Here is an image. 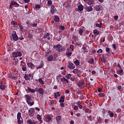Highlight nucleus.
Masks as SVG:
<instances>
[{
    "label": "nucleus",
    "mask_w": 124,
    "mask_h": 124,
    "mask_svg": "<svg viewBox=\"0 0 124 124\" xmlns=\"http://www.w3.org/2000/svg\"><path fill=\"white\" fill-rule=\"evenodd\" d=\"M24 96L26 99V102L28 104H30V106H32V105H34V101L31 102V101L32 99L30 95L26 94Z\"/></svg>",
    "instance_id": "obj_1"
},
{
    "label": "nucleus",
    "mask_w": 124,
    "mask_h": 124,
    "mask_svg": "<svg viewBox=\"0 0 124 124\" xmlns=\"http://www.w3.org/2000/svg\"><path fill=\"white\" fill-rule=\"evenodd\" d=\"M13 58H18V57H22V52L21 51L14 52L12 55Z\"/></svg>",
    "instance_id": "obj_2"
},
{
    "label": "nucleus",
    "mask_w": 124,
    "mask_h": 124,
    "mask_svg": "<svg viewBox=\"0 0 124 124\" xmlns=\"http://www.w3.org/2000/svg\"><path fill=\"white\" fill-rule=\"evenodd\" d=\"M28 114L30 117H33V115H34V108H30L29 110Z\"/></svg>",
    "instance_id": "obj_3"
},
{
    "label": "nucleus",
    "mask_w": 124,
    "mask_h": 124,
    "mask_svg": "<svg viewBox=\"0 0 124 124\" xmlns=\"http://www.w3.org/2000/svg\"><path fill=\"white\" fill-rule=\"evenodd\" d=\"M53 48L55 49L58 52L60 53L61 48H62V45L60 44L57 45L56 46H54Z\"/></svg>",
    "instance_id": "obj_4"
},
{
    "label": "nucleus",
    "mask_w": 124,
    "mask_h": 124,
    "mask_svg": "<svg viewBox=\"0 0 124 124\" xmlns=\"http://www.w3.org/2000/svg\"><path fill=\"white\" fill-rule=\"evenodd\" d=\"M11 38L13 39L14 41H17V40H18V35H17L16 32L12 35Z\"/></svg>",
    "instance_id": "obj_5"
},
{
    "label": "nucleus",
    "mask_w": 124,
    "mask_h": 124,
    "mask_svg": "<svg viewBox=\"0 0 124 124\" xmlns=\"http://www.w3.org/2000/svg\"><path fill=\"white\" fill-rule=\"evenodd\" d=\"M68 68L70 69H74V68H75V65H74L73 63L69 62L68 63Z\"/></svg>",
    "instance_id": "obj_6"
},
{
    "label": "nucleus",
    "mask_w": 124,
    "mask_h": 124,
    "mask_svg": "<svg viewBox=\"0 0 124 124\" xmlns=\"http://www.w3.org/2000/svg\"><path fill=\"white\" fill-rule=\"evenodd\" d=\"M27 65L29 68H31V69H34V64H33L32 62H27Z\"/></svg>",
    "instance_id": "obj_7"
},
{
    "label": "nucleus",
    "mask_w": 124,
    "mask_h": 124,
    "mask_svg": "<svg viewBox=\"0 0 124 124\" xmlns=\"http://www.w3.org/2000/svg\"><path fill=\"white\" fill-rule=\"evenodd\" d=\"M56 9H55V6L54 5H52L50 9V14L51 15H54V13H56Z\"/></svg>",
    "instance_id": "obj_8"
},
{
    "label": "nucleus",
    "mask_w": 124,
    "mask_h": 124,
    "mask_svg": "<svg viewBox=\"0 0 124 124\" xmlns=\"http://www.w3.org/2000/svg\"><path fill=\"white\" fill-rule=\"evenodd\" d=\"M78 11L80 12L83 11L84 10V6L82 5V4H79V5L78 7Z\"/></svg>",
    "instance_id": "obj_9"
},
{
    "label": "nucleus",
    "mask_w": 124,
    "mask_h": 124,
    "mask_svg": "<svg viewBox=\"0 0 124 124\" xmlns=\"http://www.w3.org/2000/svg\"><path fill=\"white\" fill-rule=\"evenodd\" d=\"M26 92H27V93L28 92H29V93H35V90L31 89V88L28 87L27 89H26Z\"/></svg>",
    "instance_id": "obj_10"
},
{
    "label": "nucleus",
    "mask_w": 124,
    "mask_h": 124,
    "mask_svg": "<svg viewBox=\"0 0 124 124\" xmlns=\"http://www.w3.org/2000/svg\"><path fill=\"white\" fill-rule=\"evenodd\" d=\"M56 121L57 124H61L62 123V116L58 115L56 117Z\"/></svg>",
    "instance_id": "obj_11"
},
{
    "label": "nucleus",
    "mask_w": 124,
    "mask_h": 124,
    "mask_svg": "<svg viewBox=\"0 0 124 124\" xmlns=\"http://www.w3.org/2000/svg\"><path fill=\"white\" fill-rule=\"evenodd\" d=\"M94 9H95L96 11H100V10H101V6L99 5H96L94 7Z\"/></svg>",
    "instance_id": "obj_12"
},
{
    "label": "nucleus",
    "mask_w": 124,
    "mask_h": 124,
    "mask_svg": "<svg viewBox=\"0 0 124 124\" xmlns=\"http://www.w3.org/2000/svg\"><path fill=\"white\" fill-rule=\"evenodd\" d=\"M78 87L85 86V82L82 80H80L78 82Z\"/></svg>",
    "instance_id": "obj_13"
},
{
    "label": "nucleus",
    "mask_w": 124,
    "mask_h": 124,
    "mask_svg": "<svg viewBox=\"0 0 124 124\" xmlns=\"http://www.w3.org/2000/svg\"><path fill=\"white\" fill-rule=\"evenodd\" d=\"M6 88V85H2V82L0 81V89L1 90H5Z\"/></svg>",
    "instance_id": "obj_14"
},
{
    "label": "nucleus",
    "mask_w": 124,
    "mask_h": 124,
    "mask_svg": "<svg viewBox=\"0 0 124 124\" xmlns=\"http://www.w3.org/2000/svg\"><path fill=\"white\" fill-rule=\"evenodd\" d=\"M93 2H94V0H88L87 4L90 6L93 5Z\"/></svg>",
    "instance_id": "obj_15"
},
{
    "label": "nucleus",
    "mask_w": 124,
    "mask_h": 124,
    "mask_svg": "<svg viewBox=\"0 0 124 124\" xmlns=\"http://www.w3.org/2000/svg\"><path fill=\"white\" fill-rule=\"evenodd\" d=\"M86 11L87 12H91L93 11V7L89 6L86 7Z\"/></svg>",
    "instance_id": "obj_16"
},
{
    "label": "nucleus",
    "mask_w": 124,
    "mask_h": 124,
    "mask_svg": "<svg viewBox=\"0 0 124 124\" xmlns=\"http://www.w3.org/2000/svg\"><path fill=\"white\" fill-rule=\"evenodd\" d=\"M60 96L61 93H60V92H57L54 93V98H55L56 99H57L58 97H59Z\"/></svg>",
    "instance_id": "obj_17"
},
{
    "label": "nucleus",
    "mask_w": 124,
    "mask_h": 124,
    "mask_svg": "<svg viewBox=\"0 0 124 124\" xmlns=\"http://www.w3.org/2000/svg\"><path fill=\"white\" fill-rule=\"evenodd\" d=\"M37 119L39 122H40V124H42L43 123V121L41 120V115L39 114L37 115Z\"/></svg>",
    "instance_id": "obj_18"
},
{
    "label": "nucleus",
    "mask_w": 124,
    "mask_h": 124,
    "mask_svg": "<svg viewBox=\"0 0 124 124\" xmlns=\"http://www.w3.org/2000/svg\"><path fill=\"white\" fill-rule=\"evenodd\" d=\"M93 33L94 34V35H98L100 34V32H99L98 30L95 29L93 31Z\"/></svg>",
    "instance_id": "obj_19"
},
{
    "label": "nucleus",
    "mask_w": 124,
    "mask_h": 124,
    "mask_svg": "<svg viewBox=\"0 0 124 124\" xmlns=\"http://www.w3.org/2000/svg\"><path fill=\"white\" fill-rule=\"evenodd\" d=\"M24 78L26 80V81H29V80H31V78H30L29 75L27 74H25L24 75Z\"/></svg>",
    "instance_id": "obj_20"
},
{
    "label": "nucleus",
    "mask_w": 124,
    "mask_h": 124,
    "mask_svg": "<svg viewBox=\"0 0 124 124\" xmlns=\"http://www.w3.org/2000/svg\"><path fill=\"white\" fill-rule=\"evenodd\" d=\"M53 59V55H51L47 57V62H52Z\"/></svg>",
    "instance_id": "obj_21"
},
{
    "label": "nucleus",
    "mask_w": 124,
    "mask_h": 124,
    "mask_svg": "<svg viewBox=\"0 0 124 124\" xmlns=\"http://www.w3.org/2000/svg\"><path fill=\"white\" fill-rule=\"evenodd\" d=\"M44 65V63H43V61H41L40 62V64L37 66V69H39L40 68H42Z\"/></svg>",
    "instance_id": "obj_22"
},
{
    "label": "nucleus",
    "mask_w": 124,
    "mask_h": 124,
    "mask_svg": "<svg viewBox=\"0 0 124 124\" xmlns=\"http://www.w3.org/2000/svg\"><path fill=\"white\" fill-rule=\"evenodd\" d=\"M12 3H13V5H15V7H18V6H20V4L17 3V2L12 1Z\"/></svg>",
    "instance_id": "obj_23"
},
{
    "label": "nucleus",
    "mask_w": 124,
    "mask_h": 124,
    "mask_svg": "<svg viewBox=\"0 0 124 124\" xmlns=\"http://www.w3.org/2000/svg\"><path fill=\"white\" fill-rule=\"evenodd\" d=\"M38 93H40V94H43V93H44V90L40 88L38 89Z\"/></svg>",
    "instance_id": "obj_24"
},
{
    "label": "nucleus",
    "mask_w": 124,
    "mask_h": 124,
    "mask_svg": "<svg viewBox=\"0 0 124 124\" xmlns=\"http://www.w3.org/2000/svg\"><path fill=\"white\" fill-rule=\"evenodd\" d=\"M64 101V95L61 96V98L59 100L60 103H62Z\"/></svg>",
    "instance_id": "obj_25"
},
{
    "label": "nucleus",
    "mask_w": 124,
    "mask_h": 124,
    "mask_svg": "<svg viewBox=\"0 0 124 124\" xmlns=\"http://www.w3.org/2000/svg\"><path fill=\"white\" fill-rule=\"evenodd\" d=\"M54 21L55 22H60V17L58 16H54Z\"/></svg>",
    "instance_id": "obj_26"
},
{
    "label": "nucleus",
    "mask_w": 124,
    "mask_h": 124,
    "mask_svg": "<svg viewBox=\"0 0 124 124\" xmlns=\"http://www.w3.org/2000/svg\"><path fill=\"white\" fill-rule=\"evenodd\" d=\"M108 114H109L110 118L114 117V113H113V112L111 111V110H108Z\"/></svg>",
    "instance_id": "obj_27"
},
{
    "label": "nucleus",
    "mask_w": 124,
    "mask_h": 124,
    "mask_svg": "<svg viewBox=\"0 0 124 124\" xmlns=\"http://www.w3.org/2000/svg\"><path fill=\"white\" fill-rule=\"evenodd\" d=\"M61 82H66V83H69V81H68V79L65 78H61Z\"/></svg>",
    "instance_id": "obj_28"
},
{
    "label": "nucleus",
    "mask_w": 124,
    "mask_h": 124,
    "mask_svg": "<svg viewBox=\"0 0 124 124\" xmlns=\"http://www.w3.org/2000/svg\"><path fill=\"white\" fill-rule=\"evenodd\" d=\"M88 62L89 63H90L91 64H93V62H94V59H93V58H91L90 60H89L88 61Z\"/></svg>",
    "instance_id": "obj_29"
},
{
    "label": "nucleus",
    "mask_w": 124,
    "mask_h": 124,
    "mask_svg": "<svg viewBox=\"0 0 124 124\" xmlns=\"http://www.w3.org/2000/svg\"><path fill=\"white\" fill-rule=\"evenodd\" d=\"M11 25H12V26H14L15 27H17V26H18V24H17V23H16L15 21L13 20L12 21Z\"/></svg>",
    "instance_id": "obj_30"
},
{
    "label": "nucleus",
    "mask_w": 124,
    "mask_h": 124,
    "mask_svg": "<svg viewBox=\"0 0 124 124\" xmlns=\"http://www.w3.org/2000/svg\"><path fill=\"white\" fill-rule=\"evenodd\" d=\"M97 122L98 123H99V124H101L102 123V118H101V117H100V116L98 117L97 118Z\"/></svg>",
    "instance_id": "obj_31"
},
{
    "label": "nucleus",
    "mask_w": 124,
    "mask_h": 124,
    "mask_svg": "<svg viewBox=\"0 0 124 124\" xmlns=\"http://www.w3.org/2000/svg\"><path fill=\"white\" fill-rule=\"evenodd\" d=\"M124 72V70L123 69H120L117 71L118 74H120V75H122V73Z\"/></svg>",
    "instance_id": "obj_32"
},
{
    "label": "nucleus",
    "mask_w": 124,
    "mask_h": 124,
    "mask_svg": "<svg viewBox=\"0 0 124 124\" xmlns=\"http://www.w3.org/2000/svg\"><path fill=\"white\" fill-rule=\"evenodd\" d=\"M74 63L77 65V66H78L80 64V62L79 60H77L74 61Z\"/></svg>",
    "instance_id": "obj_33"
},
{
    "label": "nucleus",
    "mask_w": 124,
    "mask_h": 124,
    "mask_svg": "<svg viewBox=\"0 0 124 124\" xmlns=\"http://www.w3.org/2000/svg\"><path fill=\"white\" fill-rule=\"evenodd\" d=\"M72 76V75H71V74H68L67 75L65 76V78H66L67 79H70Z\"/></svg>",
    "instance_id": "obj_34"
},
{
    "label": "nucleus",
    "mask_w": 124,
    "mask_h": 124,
    "mask_svg": "<svg viewBox=\"0 0 124 124\" xmlns=\"http://www.w3.org/2000/svg\"><path fill=\"white\" fill-rule=\"evenodd\" d=\"M17 119H21V120H22V116L21 115V113L20 112H18L17 115Z\"/></svg>",
    "instance_id": "obj_35"
},
{
    "label": "nucleus",
    "mask_w": 124,
    "mask_h": 124,
    "mask_svg": "<svg viewBox=\"0 0 124 124\" xmlns=\"http://www.w3.org/2000/svg\"><path fill=\"white\" fill-rule=\"evenodd\" d=\"M39 82L40 84H41V85H44V81H43V80H42L41 78L39 79Z\"/></svg>",
    "instance_id": "obj_36"
},
{
    "label": "nucleus",
    "mask_w": 124,
    "mask_h": 124,
    "mask_svg": "<svg viewBox=\"0 0 124 124\" xmlns=\"http://www.w3.org/2000/svg\"><path fill=\"white\" fill-rule=\"evenodd\" d=\"M17 123H18V124H23V119H17Z\"/></svg>",
    "instance_id": "obj_37"
},
{
    "label": "nucleus",
    "mask_w": 124,
    "mask_h": 124,
    "mask_svg": "<svg viewBox=\"0 0 124 124\" xmlns=\"http://www.w3.org/2000/svg\"><path fill=\"white\" fill-rule=\"evenodd\" d=\"M27 123L29 124H35V123L32 122V121H31V119H29V120L27 121Z\"/></svg>",
    "instance_id": "obj_38"
},
{
    "label": "nucleus",
    "mask_w": 124,
    "mask_h": 124,
    "mask_svg": "<svg viewBox=\"0 0 124 124\" xmlns=\"http://www.w3.org/2000/svg\"><path fill=\"white\" fill-rule=\"evenodd\" d=\"M83 29H79L78 30V33H79V35H82V34H83Z\"/></svg>",
    "instance_id": "obj_39"
},
{
    "label": "nucleus",
    "mask_w": 124,
    "mask_h": 124,
    "mask_svg": "<svg viewBox=\"0 0 124 124\" xmlns=\"http://www.w3.org/2000/svg\"><path fill=\"white\" fill-rule=\"evenodd\" d=\"M105 95L104 94V93H99L98 94V96H99L100 97H104Z\"/></svg>",
    "instance_id": "obj_40"
},
{
    "label": "nucleus",
    "mask_w": 124,
    "mask_h": 124,
    "mask_svg": "<svg viewBox=\"0 0 124 124\" xmlns=\"http://www.w3.org/2000/svg\"><path fill=\"white\" fill-rule=\"evenodd\" d=\"M49 35H50V33H46L45 35L43 36V38H47Z\"/></svg>",
    "instance_id": "obj_41"
},
{
    "label": "nucleus",
    "mask_w": 124,
    "mask_h": 124,
    "mask_svg": "<svg viewBox=\"0 0 124 124\" xmlns=\"http://www.w3.org/2000/svg\"><path fill=\"white\" fill-rule=\"evenodd\" d=\"M66 56H68V57H70L71 55H72V52L70 51V52H67L66 53Z\"/></svg>",
    "instance_id": "obj_42"
},
{
    "label": "nucleus",
    "mask_w": 124,
    "mask_h": 124,
    "mask_svg": "<svg viewBox=\"0 0 124 124\" xmlns=\"http://www.w3.org/2000/svg\"><path fill=\"white\" fill-rule=\"evenodd\" d=\"M18 62H19L18 59H16L15 62H13L14 65H16L18 63Z\"/></svg>",
    "instance_id": "obj_43"
},
{
    "label": "nucleus",
    "mask_w": 124,
    "mask_h": 124,
    "mask_svg": "<svg viewBox=\"0 0 124 124\" xmlns=\"http://www.w3.org/2000/svg\"><path fill=\"white\" fill-rule=\"evenodd\" d=\"M106 52H107L108 54H110V48L108 47H106Z\"/></svg>",
    "instance_id": "obj_44"
},
{
    "label": "nucleus",
    "mask_w": 124,
    "mask_h": 124,
    "mask_svg": "<svg viewBox=\"0 0 124 124\" xmlns=\"http://www.w3.org/2000/svg\"><path fill=\"white\" fill-rule=\"evenodd\" d=\"M59 29L60 30H65V27H64V26L60 25Z\"/></svg>",
    "instance_id": "obj_45"
},
{
    "label": "nucleus",
    "mask_w": 124,
    "mask_h": 124,
    "mask_svg": "<svg viewBox=\"0 0 124 124\" xmlns=\"http://www.w3.org/2000/svg\"><path fill=\"white\" fill-rule=\"evenodd\" d=\"M18 27L20 31H23V30H24V27H23V26L22 25V24L18 25Z\"/></svg>",
    "instance_id": "obj_46"
},
{
    "label": "nucleus",
    "mask_w": 124,
    "mask_h": 124,
    "mask_svg": "<svg viewBox=\"0 0 124 124\" xmlns=\"http://www.w3.org/2000/svg\"><path fill=\"white\" fill-rule=\"evenodd\" d=\"M70 49H71L72 51L73 52V51H74V46H73V45H71L70 46Z\"/></svg>",
    "instance_id": "obj_47"
},
{
    "label": "nucleus",
    "mask_w": 124,
    "mask_h": 124,
    "mask_svg": "<svg viewBox=\"0 0 124 124\" xmlns=\"http://www.w3.org/2000/svg\"><path fill=\"white\" fill-rule=\"evenodd\" d=\"M46 120L48 121V122H50L51 120H52V118L50 116H47L46 118Z\"/></svg>",
    "instance_id": "obj_48"
},
{
    "label": "nucleus",
    "mask_w": 124,
    "mask_h": 124,
    "mask_svg": "<svg viewBox=\"0 0 124 124\" xmlns=\"http://www.w3.org/2000/svg\"><path fill=\"white\" fill-rule=\"evenodd\" d=\"M13 3H12V2L11 1V3L10 4V6L9 7V9H12V8H13Z\"/></svg>",
    "instance_id": "obj_49"
},
{
    "label": "nucleus",
    "mask_w": 124,
    "mask_h": 124,
    "mask_svg": "<svg viewBox=\"0 0 124 124\" xmlns=\"http://www.w3.org/2000/svg\"><path fill=\"white\" fill-rule=\"evenodd\" d=\"M22 70L23 71H27V67H26L25 65H23L22 67Z\"/></svg>",
    "instance_id": "obj_50"
},
{
    "label": "nucleus",
    "mask_w": 124,
    "mask_h": 124,
    "mask_svg": "<svg viewBox=\"0 0 124 124\" xmlns=\"http://www.w3.org/2000/svg\"><path fill=\"white\" fill-rule=\"evenodd\" d=\"M31 26H32V27H33V28H36V27H37V24H36V23H32V24H31Z\"/></svg>",
    "instance_id": "obj_51"
},
{
    "label": "nucleus",
    "mask_w": 124,
    "mask_h": 124,
    "mask_svg": "<svg viewBox=\"0 0 124 124\" xmlns=\"http://www.w3.org/2000/svg\"><path fill=\"white\" fill-rule=\"evenodd\" d=\"M52 0H49L47 1V4H48L49 6L52 5Z\"/></svg>",
    "instance_id": "obj_52"
},
{
    "label": "nucleus",
    "mask_w": 124,
    "mask_h": 124,
    "mask_svg": "<svg viewBox=\"0 0 124 124\" xmlns=\"http://www.w3.org/2000/svg\"><path fill=\"white\" fill-rule=\"evenodd\" d=\"M79 109V108L77 106H75L74 107V110H75L76 111H77Z\"/></svg>",
    "instance_id": "obj_53"
},
{
    "label": "nucleus",
    "mask_w": 124,
    "mask_h": 124,
    "mask_svg": "<svg viewBox=\"0 0 124 124\" xmlns=\"http://www.w3.org/2000/svg\"><path fill=\"white\" fill-rule=\"evenodd\" d=\"M101 61L102 62H106V59H105V57H103V58H101Z\"/></svg>",
    "instance_id": "obj_54"
},
{
    "label": "nucleus",
    "mask_w": 124,
    "mask_h": 124,
    "mask_svg": "<svg viewBox=\"0 0 124 124\" xmlns=\"http://www.w3.org/2000/svg\"><path fill=\"white\" fill-rule=\"evenodd\" d=\"M103 52V50H102V49H99L97 51V53H98V54H99L100 53H102Z\"/></svg>",
    "instance_id": "obj_55"
},
{
    "label": "nucleus",
    "mask_w": 124,
    "mask_h": 124,
    "mask_svg": "<svg viewBox=\"0 0 124 124\" xmlns=\"http://www.w3.org/2000/svg\"><path fill=\"white\" fill-rule=\"evenodd\" d=\"M87 118H88V120L89 121H90L91 122L93 121V120H92V116H91V115H90L89 116H87Z\"/></svg>",
    "instance_id": "obj_56"
},
{
    "label": "nucleus",
    "mask_w": 124,
    "mask_h": 124,
    "mask_svg": "<svg viewBox=\"0 0 124 124\" xmlns=\"http://www.w3.org/2000/svg\"><path fill=\"white\" fill-rule=\"evenodd\" d=\"M73 72L74 73H78V72H79V71H78V69H75L73 70Z\"/></svg>",
    "instance_id": "obj_57"
},
{
    "label": "nucleus",
    "mask_w": 124,
    "mask_h": 124,
    "mask_svg": "<svg viewBox=\"0 0 124 124\" xmlns=\"http://www.w3.org/2000/svg\"><path fill=\"white\" fill-rule=\"evenodd\" d=\"M28 76H29V77H31V79H33V74H29Z\"/></svg>",
    "instance_id": "obj_58"
},
{
    "label": "nucleus",
    "mask_w": 124,
    "mask_h": 124,
    "mask_svg": "<svg viewBox=\"0 0 124 124\" xmlns=\"http://www.w3.org/2000/svg\"><path fill=\"white\" fill-rule=\"evenodd\" d=\"M116 111L118 113H122V109L121 108H117Z\"/></svg>",
    "instance_id": "obj_59"
},
{
    "label": "nucleus",
    "mask_w": 124,
    "mask_h": 124,
    "mask_svg": "<svg viewBox=\"0 0 124 124\" xmlns=\"http://www.w3.org/2000/svg\"><path fill=\"white\" fill-rule=\"evenodd\" d=\"M114 19L115 21H117V20H118V19H119V16H115Z\"/></svg>",
    "instance_id": "obj_60"
},
{
    "label": "nucleus",
    "mask_w": 124,
    "mask_h": 124,
    "mask_svg": "<svg viewBox=\"0 0 124 124\" xmlns=\"http://www.w3.org/2000/svg\"><path fill=\"white\" fill-rule=\"evenodd\" d=\"M33 35H32V34H29L28 35V38H31L32 37H33Z\"/></svg>",
    "instance_id": "obj_61"
},
{
    "label": "nucleus",
    "mask_w": 124,
    "mask_h": 124,
    "mask_svg": "<svg viewBox=\"0 0 124 124\" xmlns=\"http://www.w3.org/2000/svg\"><path fill=\"white\" fill-rule=\"evenodd\" d=\"M35 8L36 9H39L40 8V6L39 5H36Z\"/></svg>",
    "instance_id": "obj_62"
},
{
    "label": "nucleus",
    "mask_w": 124,
    "mask_h": 124,
    "mask_svg": "<svg viewBox=\"0 0 124 124\" xmlns=\"http://www.w3.org/2000/svg\"><path fill=\"white\" fill-rule=\"evenodd\" d=\"M84 95H82L81 96H79V99H80V100H83V99H84Z\"/></svg>",
    "instance_id": "obj_63"
},
{
    "label": "nucleus",
    "mask_w": 124,
    "mask_h": 124,
    "mask_svg": "<svg viewBox=\"0 0 124 124\" xmlns=\"http://www.w3.org/2000/svg\"><path fill=\"white\" fill-rule=\"evenodd\" d=\"M95 26L97 27V28H101V26H100V25H99L98 23H96Z\"/></svg>",
    "instance_id": "obj_64"
}]
</instances>
